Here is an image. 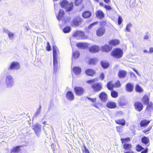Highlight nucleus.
I'll return each mask as SVG.
<instances>
[{
  "mask_svg": "<svg viewBox=\"0 0 153 153\" xmlns=\"http://www.w3.org/2000/svg\"><path fill=\"white\" fill-rule=\"evenodd\" d=\"M111 55L115 59H120L123 56V50L119 48H114L111 52Z\"/></svg>",
  "mask_w": 153,
  "mask_h": 153,
  "instance_id": "1",
  "label": "nucleus"
},
{
  "mask_svg": "<svg viewBox=\"0 0 153 153\" xmlns=\"http://www.w3.org/2000/svg\"><path fill=\"white\" fill-rule=\"evenodd\" d=\"M74 3L71 2L69 3L66 0H63L60 2V5L61 7L65 8L67 12L73 10Z\"/></svg>",
  "mask_w": 153,
  "mask_h": 153,
  "instance_id": "2",
  "label": "nucleus"
},
{
  "mask_svg": "<svg viewBox=\"0 0 153 153\" xmlns=\"http://www.w3.org/2000/svg\"><path fill=\"white\" fill-rule=\"evenodd\" d=\"M73 36L74 37H77L79 39H88V35H85L84 32L81 30H77L74 32Z\"/></svg>",
  "mask_w": 153,
  "mask_h": 153,
  "instance_id": "3",
  "label": "nucleus"
},
{
  "mask_svg": "<svg viewBox=\"0 0 153 153\" xmlns=\"http://www.w3.org/2000/svg\"><path fill=\"white\" fill-rule=\"evenodd\" d=\"M83 22V19L79 16H78L73 19L70 25L71 27H77L81 25Z\"/></svg>",
  "mask_w": 153,
  "mask_h": 153,
  "instance_id": "4",
  "label": "nucleus"
},
{
  "mask_svg": "<svg viewBox=\"0 0 153 153\" xmlns=\"http://www.w3.org/2000/svg\"><path fill=\"white\" fill-rule=\"evenodd\" d=\"M65 14L64 11L63 10L60 9L59 10L58 15L56 16L58 20H62L65 23L70 21L71 19V17H68L67 18H64Z\"/></svg>",
  "mask_w": 153,
  "mask_h": 153,
  "instance_id": "5",
  "label": "nucleus"
},
{
  "mask_svg": "<svg viewBox=\"0 0 153 153\" xmlns=\"http://www.w3.org/2000/svg\"><path fill=\"white\" fill-rule=\"evenodd\" d=\"M91 87L94 92H99L102 89V86L100 83L97 82L92 84Z\"/></svg>",
  "mask_w": 153,
  "mask_h": 153,
  "instance_id": "6",
  "label": "nucleus"
},
{
  "mask_svg": "<svg viewBox=\"0 0 153 153\" xmlns=\"http://www.w3.org/2000/svg\"><path fill=\"white\" fill-rule=\"evenodd\" d=\"M74 90L77 96H82L85 92L84 88L81 87L75 86L74 88Z\"/></svg>",
  "mask_w": 153,
  "mask_h": 153,
  "instance_id": "7",
  "label": "nucleus"
},
{
  "mask_svg": "<svg viewBox=\"0 0 153 153\" xmlns=\"http://www.w3.org/2000/svg\"><path fill=\"white\" fill-rule=\"evenodd\" d=\"M135 109L138 112L141 111L143 108V104L140 101H136L134 104Z\"/></svg>",
  "mask_w": 153,
  "mask_h": 153,
  "instance_id": "8",
  "label": "nucleus"
},
{
  "mask_svg": "<svg viewBox=\"0 0 153 153\" xmlns=\"http://www.w3.org/2000/svg\"><path fill=\"white\" fill-rule=\"evenodd\" d=\"M20 67V65L19 62H13L10 63L8 69L10 70H17L19 69Z\"/></svg>",
  "mask_w": 153,
  "mask_h": 153,
  "instance_id": "9",
  "label": "nucleus"
},
{
  "mask_svg": "<svg viewBox=\"0 0 153 153\" xmlns=\"http://www.w3.org/2000/svg\"><path fill=\"white\" fill-rule=\"evenodd\" d=\"M112 48L108 44H105L100 47V50L102 52L108 53L112 49Z\"/></svg>",
  "mask_w": 153,
  "mask_h": 153,
  "instance_id": "10",
  "label": "nucleus"
},
{
  "mask_svg": "<svg viewBox=\"0 0 153 153\" xmlns=\"http://www.w3.org/2000/svg\"><path fill=\"white\" fill-rule=\"evenodd\" d=\"M13 78L10 75L6 76L5 82L7 87H11L13 85Z\"/></svg>",
  "mask_w": 153,
  "mask_h": 153,
  "instance_id": "11",
  "label": "nucleus"
},
{
  "mask_svg": "<svg viewBox=\"0 0 153 153\" xmlns=\"http://www.w3.org/2000/svg\"><path fill=\"white\" fill-rule=\"evenodd\" d=\"M105 33V29L103 27H99L96 31L97 35L98 37L103 36Z\"/></svg>",
  "mask_w": 153,
  "mask_h": 153,
  "instance_id": "12",
  "label": "nucleus"
},
{
  "mask_svg": "<svg viewBox=\"0 0 153 153\" xmlns=\"http://www.w3.org/2000/svg\"><path fill=\"white\" fill-rule=\"evenodd\" d=\"M100 47L97 45H93L88 48L89 51L91 53H96L98 52L100 50Z\"/></svg>",
  "mask_w": 153,
  "mask_h": 153,
  "instance_id": "13",
  "label": "nucleus"
},
{
  "mask_svg": "<svg viewBox=\"0 0 153 153\" xmlns=\"http://www.w3.org/2000/svg\"><path fill=\"white\" fill-rule=\"evenodd\" d=\"M146 105L145 109V112L148 113L150 114L153 111V103L150 102L148 104Z\"/></svg>",
  "mask_w": 153,
  "mask_h": 153,
  "instance_id": "14",
  "label": "nucleus"
},
{
  "mask_svg": "<svg viewBox=\"0 0 153 153\" xmlns=\"http://www.w3.org/2000/svg\"><path fill=\"white\" fill-rule=\"evenodd\" d=\"M99 97L101 101L103 102H106L108 99V95L104 91L100 93L99 95Z\"/></svg>",
  "mask_w": 153,
  "mask_h": 153,
  "instance_id": "15",
  "label": "nucleus"
},
{
  "mask_svg": "<svg viewBox=\"0 0 153 153\" xmlns=\"http://www.w3.org/2000/svg\"><path fill=\"white\" fill-rule=\"evenodd\" d=\"M85 74L88 76H93L96 74V71L92 69L87 68L85 71Z\"/></svg>",
  "mask_w": 153,
  "mask_h": 153,
  "instance_id": "16",
  "label": "nucleus"
},
{
  "mask_svg": "<svg viewBox=\"0 0 153 153\" xmlns=\"http://www.w3.org/2000/svg\"><path fill=\"white\" fill-rule=\"evenodd\" d=\"M95 14L96 17L98 19H102L105 17L104 13L101 10H97Z\"/></svg>",
  "mask_w": 153,
  "mask_h": 153,
  "instance_id": "17",
  "label": "nucleus"
},
{
  "mask_svg": "<svg viewBox=\"0 0 153 153\" xmlns=\"http://www.w3.org/2000/svg\"><path fill=\"white\" fill-rule=\"evenodd\" d=\"M32 128L35 132L36 134H39L41 131V125L39 124H36L33 126Z\"/></svg>",
  "mask_w": 153,
  "mask_h": 153,
  "instance_id": "18",
  "label": "nucleus"
},
{
  "mask_svg": "<svg viewBox=\"0 0 153 153\" xmlns=\"http://www.w3.org/2000/svg\"><path fill=\"white\" fill-rule=\"evenodd\" d=\"M82 69L80 67L78 66H75L71 70V72H73L76 75L79 74L81 72Z\"/></svg>",
  "mask_w": 153,
  "mask_h": 153,
  "instance_id": "19",
  "label": "nucleus"
},
{
  "mask_svg": "<svg viewBox=\"0 0 153 153\" xmlns=\"http://www.w3.org/2000/svg\"><path fill=\"white\" fill-rule=\"evenodd\" d=\"M120 43V41L117 39L111 40L108 42L109 44L112 46H116L119 45Z\"/></svg>",
  "mask_w": 153,
  "mask_h": 153,
  "instance_id": "20",
  "label": "nucleus"
},
{
  "mask_svg": "<svg viewBox=\"0 0 153 153\" xmlns=\"http://www.w3.org/2000/svg\"><path fill=\"white\" fill-rule=\"evenodd\" d=\"M141 141L142 143L146 146L147 147L150 145V140L149 137L143 136L141 139Z\"/></svg>",
  "mask_w": 153,
  "mask_h": 153,
  "instance_id": "21",
  "label": "nucleus"
},
{
  "mask_svg": "<svg viewBox=\"0 0 153 153\" xmlns=\"http://www.w3.org/2000/svg\"><path fill=\"white\" fill-rule=\"evenodd\" d=\"M141 101L143 103V104L144 105H147L148 104L150 103V99L149 97L147 95H144L142 98Z\"/></svg>",
  "mask_w": 153,
  "mask_h": 153,
  "instance_id": "22",
  "label": "nucleus"
},
{
  "mask_svg": "<svg viewBox=\"0 0 153 153\" xmlns=\"http://www.w3.org/2000/svg\"><path fill=\"white\" fill-rule=\"evenodd\" d=\"M126 91L128 92H132L134 88L133 85L131 83H128L126 85Z\"/></svg>",
  "mask_w": 153,
  "mask_h": 153,
  "instance_id": "23",
  "label": "nucleus"
},
{
  "mask_svg": "<svg viewBox=\"0 0 153 153\" xmlns=\"http://www.w3.org/2000/svg\"><path fill=\"white\" fill-rule=\"evenodd\" d=\"M150 122V120L144 119L140 121V125L141 127H146L148 125Z\"/></svg>",
  "mask_w": 153,
  "mask_h": 153,
  "instance_id": "24",
  "label": "nucleus"
},
{
  "mask_svg": "<svg viewBox=\"0 0 153 153\" xmlns=\"http://www.w3.org/2000/svg\"><path fill=\"white\" fill-rule=\"evenodd\" d=\"M127 72L123 70H120L118 73V76L120 78H123L126 77Z\"/></svg>",
  "mask_w": 153,
  "mask_h": 153,
  "instance_id": "25",
  "label": "nucleus"
},
{
  "mask_svg": "<svg viewBox=\"0 0 153 153\" xmlns=\"http://www.w3.org/2000/svg\"><path fill=\"white\" fill-rule=\"evenodd\" d=\"M106 106L109 108H114L116 107L117 104L113 102L109 101L107 103Z\"/></svg>",
  "mask_w": 153,
  "mask_h": 153,
  "instance_id": "26",
  "label": "nucleus"
},
{
  "mask_svg": "<svg viewBox=\"0 0 153 153\" xmlns=\"http://www.w3.org/2000/svg\"><path fill=\"white\" fill-rule=\"evenodd\" d=\"M67 98L70 100H72L74 99V94L71 91H68L66 94Z\"/></svg>",
  "mask_w": 153,
  "mask_h": 153,
  "instance_id": "27",
  "label": "nucleus"
},
{
  "mask_svg": "<svg viewBox=\"0 0 153 153\" xmlns=\"http://www.w3.org/2000/svg\"><path fill=\"white\" fill-rule=\"evenodd\" d=\"M100 64L102 67L104 69L108 68L110 65L109 62L106 60L101 61L100 62Z\"/></svg>",
  "mask_w": 153,
  "mask_h": 153,
  "instance_id": "28",
  "label": "nucleus"
},
{
  "mask_svg": "<svg viewBox=\"0 0 153 153\" xmlns=\"http://www.w3.org/2000/svg\"><path fill=\"white\" fill-rule=\"evenodd\" d=\"M53 57H57L58 54L59 53V51L58 49L56 46H53Z\"/></svg>",
  "mask_w": 153,
  "mask_h": 153,
  "instance_id": "29",
  "label": "nucleus"
},
{
  "mask_svg": "<svg viewBox=\"0 0 153 153\" xmlns=\"http://www.w3.org/2000/svg\"><path fill=\"white\" fill-rule=\"evenodd\" d=\"M92 15L91 12L88 10L84 11L82 13V16L85 19H87L90 17Z\"/></svg>",
  "mask_w": 153,
  "mask_h": 153,
  "instance_id": "30",
  "label": "nucleus"
},
{
  "mask_svg": "<svg viewBox=\"0 0 153 153\" xmlns=\"http://www.w3.org/2000/svg\"><path fill=\"white\" fill-rule=\"evenodd\" d=\"M114 86V84L112 81H109L106 84V86L108 89L110 91L113 90Z\"/></svg>",
  "mask_w": 153,
  "mask_h": 153,
  "instance_id": "31",
  "label": "nucleus"
},
{
  "mask_svg": "<svg viewBox=\"0 0 153 153\" xmlns=\"http://www.w3.org/2000/svg\"><path fill=\"white\" fill-rule=\"evenodd\" d=\"M123 148L126 151H130L132 148V146L130 143H125L123 145Z\"/></svg>",
  "mask_w": 153,
  "mask_h": 153,
  "instance_id": "32",
  "label": "nucleus"
},
{
  "mask_svg": "<svg viewBox=\"0 0 153 153\" xmlns=\"http://www.w3.org/2000/svg\"><path fill=\"white\" fill-rule=\"evenodd\" d=\"M115 123L118 125L124 126L126 124V121L124 119H118L115 120Z\"/></svg>",
  "mask_w": 153,
  "mask_h": 153,
  "instance_id": "33",
  "label": "nucleus"
},
{
  "mask_svg": "<svg viewBox=\"0 0 153 153\" xmlns=\"http://www.w3.org/2000/svg\"><path fill=\"white\" fill-rule=\"evenodd\" d=\"M22 147L21 146H17L13 148L10 151V153H18L20 150V148Z\"/></svg>",
  "mask_w": 153,
  "mask_h": 153,
  "instance_id": "34",
  "label": "nucleus"
},
{
  "mask_svg": "<svg viewBox=\"0 0 153 153\" xmlns=\"http://www.w3.org/2000/svg\"><path fill=\"white\" fill-rule=\"evenodd\" d=\"M97 62V59L96 58H93L90 59L88 62V64L89 65H94L96 64Z\"/></svg>",
  "mask_w": 153,
  "mask_h": 153,
  "instance_id": "35",
  "label": "nucleus"
},
{
  "mask_svg": "<svg viewBox=\"0 0 153 153\" xmlns=\"http://www.w3.org/2000/svg\"><path fill=\"white\" fill-rule=\"evenodd\" d=\"M135 91L136 92L139 93H141L143 91V89L138 84H137L136 85Z\"/></svg>",
  "mask_w": 153,
  "mask_h": 153,
  "instance_id": "36",
  "label": "nucleus"
},
{
  "mask_svg": "<svg viewBox=\"0 0 153 153\" xmlns=\"http://www.w3.org/2000/svg\"><path fill=\"white\" fill-rule=\"evenodd\" d=\"M111 95L113 98H116L118 96V93L116 91L113 90L111 92Z\"/></svg>",
  "mask_w": 153,
  "mask_h": 153,
  "instance_id": "37",
  "label": "nucleus"
},
{
  "mask_svg": "<svg viewBox=\"0 0 153 153\" xmlns=\"http://www.w3.org/2000/svg\"><path fill=\"white\" fill-rule=\"evenodd\" d=\"M80 56L79 52L78 51L73 52L72 54V58L74 59L78 58Z\"/></svg>",
  "mask_w": 153,
  "mask_h": 153,
  "instance_id": "38",
  "label": "nucleus"
},
{
  "mask_svg": "<svg viewBox=\"0 0 153 153\" xmlns=\"http://www.w3.org/2000/svg\"><path fill=\"white\" fill-rule=\"evenodd\" d=\"M57 57H53V63L54 71H56V67L57 65Z\"/></svg>",
  "mask_w": 153,
  "mask_h": 153,
  "instance_id": "39",
  "label": "nucleus"
},
{
  "mask_svg": "<svg viewBox=\"0 0 153 153\" xmlns=\"http://www.w3.org/2000/svg\"><path fill=\"white\" fill-rule=\"evenodd\" d=\"M122 144L126 143L129 142L131 140L130 137H128L126 138H121L120 139Z\"/></svg>",
  "mask_w": 153,
  "mask_h": 153,
  "instance_id": "40",
  "label": "nucleus"
},
{
  "mask_svg": "<svg viewBox=\"0 0 153 153\" xmlns=\"http://www.w3.org/2000/svg\"><path fill=\"white\" fill-rule=\"evenodd\" d=\"M118 104L119 106L121 107H123L126 105V102H125L124 100L123 99H120L118 101Z\"/></svg>",
  "mask_w": 153,
  "mask_h": 153,
  "instance_id": "41",
  "label": "nucleus"
},
{
  "mask_svg": "<svg viewBox=\"0 0 153 153\" xmlns=\"http://www.w3.org/2000/svg\"><path fill=\"white\" fill-rule=\"evenodd\" d=\"M114 88H119L121 86V84L120 81L117 80L114 83Z\"/></svg>",
  "mask_w": 153,
  "mask_h": 153,
  "instance_id": "42",
  "label": "nucleus"
},
{
  "mask_svg": "<svg viewBox=\"0 0 153 153\" xmlns=\"http://www.w3.org/2000/svg\"><path fill=\"white\" fill-rule=\"evenodd\" d=\"M143 149V148L139 144H138L136 146V150L137 152H140Z\"/></svg>",
  "mask_w": 153,
  "mask_h": 153,
  "instance_id": "43",
  "label": "nucleus"
},
{
  "mask_svg": "<svg viewBox=\"0 0 153 153\" xmlns=\"http://www.w3.org/2000/svg\"><path fill=\"white\" fill-rule=\"evenodd\" d=\"M71 30V28L70 26H66L63 29V31L65 33L69 32Z\"/></svg>",
  "mask_w": 153,
  "mask_h": 153,
  "instance_id": "44",
  "label": "nucleus"
},
{
  "mask_svg": "<svg viewBox=\"0 0 153 153\" xmlns=\"http://www.w3.org/2000/svg\"><path fill=\"white\" fill-rule=\"evenodd\" d=\"M152 128V126H149L147 129L143 130L142 131V132L145 134H148L149 133L148 132L151 130Z\"/></svg>",
  "mask_w": 153,
  "mask_h": 153,
  "instance_id": "45",
  "label": "nucleus"
},
{
  "mask_svg": "<svg viewBox=\"0 0 153 153\" xmlns=\"http://www.w3.org/2000/svg\"><path fill=\"white\" fill-rule=\"evenodd\" d=\"M98 79L97 78H94L92 79L86 81V82L89 84H91L94 83L96 81H97Z\"/></svg>",
  "mask_w": 153,
  "mask_h": 153,
  "instance_id": "46",
  "label": "nucleus"
},
{
  "mask_svg": "<svg viewBox=\"0 0 153 153\" xmlns=\"http://www.w3.org/2000/svg\"><path fill=\"white\" fill-rule=\"evenodd\" d=\"M83 0H75L74 4L76 6H77L80 5Z\"/></svg>",
  "mask_w": 153,
  "mask_h": 153,
  "instance_id": "47",
  "label": "nucleus"
},
{
  "mask_svg": "<svg viewBox=\"0 0 153 153\" xmlns=\"http://www.w3.org/2000/svg\"><path fill=\"white\" fill-rule=\"evenodd\" d=\"M76 45L78 48H82L85 47V44L83 43L79 42L76 44Z\"/></svg>",
  "mask_w": 153,
  "mask_h": 153,
  "instance_id": "48",
  "label": "nucleus"
},
{
  "mask_svg": "<svg viewBox=\"0 0 153 153\" xmlns=\"http://www.w3.org/2000/svg\"><path fill=\"white\" fill-rule=\"evenodd\" d=\"M104 7L106 11L110 10H111V7L110 5H105L104 6Z\"/></svg>",
  "mask_w": 153,
  "mask_h": 153,
  "instance_id": "49",
  "label": "nucleus"
},
{
  "mask_svg": "<svg viewBox=\"0 0 153 153\" xmlns=\"http://www.w3.org/2000/svg\"><path fill=\"white\" fill-rule=\"evenodd\" d=\"M100 25L102 26H104L107 24V22L106 20H102L100 22Z\"/></svg>",
  "mask_w": 153,
  "mask_h": 153,
  "instance_id": "50",
  "label": "nucleus"
},
{
  "mask_svg": "<svg viewBox=\"0 0 153 153\" xmlns=\"http://www.w3.org/2000/svg\"><path fill=\"white\" fill-rule=\"evenodd\" d=\"M117 22L119 25H120L122 22V19L120 16H118Z\"/></svg>",
  "mask_w": 153,
  "mask_h": 153,
  "instance_id": "51",
  "label": "nucleus"
},
{
  "mask_svg": "<svg viewBox=\"0 0 153 153\" xmlns=\"http://www.w3.org/2000/svg\"><path fill=\"white\" fill-rule=\"evenodd\" d=\"M46 50L48 51H49L51 50V47L48 42L47 43V45L46 47Z\"/></svg>",
  "mask_w": 153,
  "mask_h": 153,
  "instance_id": "52",
  "label": "nucleus"
},
{
  "mask_svg": "<svg viewBox=\"0 0 153 153\" xmlns=\"http://www.w3.org/2000/svg\"><path fill=\"white\" fill-rule=\"evenodd\" d=\"M117 132L119 133H120L121 132L122 127L120 126H117L116 127Z\"/></svg>",
  "mask_w": 153,
  "mask_h": 153,
  "instance_id": "53",
  "label": "nucleus"
},
{
  "mask_svg": "<svg viewBox=\"0 0 153 153\" xmlns=\"http://www.w3.org/2000/svg\"><path fill=\"white\" fill-rule=\"evenodd\" d=\"M131 26V25L130 24H128L126 26V30H127V31L128 32L130 31V27Z\"/></svg>",
  "mask_w": 153,
  "mask_h": 153,
  "instance_id": "54",
  "label": "nucleus"
},
{
  "mask_svg": "<svg viewBox=\"0 0 153 153\" xmlns=\"http://www.w3.org/2000/svg\"><path fill=\"white\" fill-rule=\"evenodd\" d=\"M84 150H83L82 151L83 152H84L85 153H90L88 149L85 145H84Z\"/></svg>",
  "mask_w": 153,
  "mask_h": 153,
  "instance_id": "55",
  "label": "nucleus"
},
{
  "mask_svg": "<svg viewBox=\"0 0 153 153\" xmlns=\"http://www.w3.org/2000/svg\"><path fill=\"white\" fill-rule=\"evenodd\" d=\"M8 34L9 37L11 39V38H13V36H14V34L13 33H12L11 32H9L8 33Z\"/></svg>",
  "mask_w": 153,
  "mask_h": 153,
  "instance_id": "56",
  "label": "nucleus"
},
{
  "mask_svg": "<svg viewBox=\"0 0 153 153\" xmlns=\"http://www.w3.org/2000/svg\"><path fill=\"white\" fill-rule=\"evenodd\" d=\"M98 22H93V23L91 24L88 26V27L89 28H90L92 27V26L94 25H96L97 24H98Z\"/></svg>",
  "mask_w": 153,
  "mask_h": 153,
  "instance_id": "57",
  "label": "nucleus"
},
{
  "mask_svg": "<svg viewBox=\"0 0 153 153\" xmlns=\"http://www.w3.org/2000/svg\"><path fill=\"white\" fill-rule=\"evenodd\" d=\"M105 76L104 74L103 73H101L100 76V77L102 80L104 79V78Z\"/></svg>",
  "mask_w": 153,
  "mask_h": 153,
  "instance_id": "58",
  "label": "nucleus"
},
{
  "mask_svg": "<svg viewBox=\"0 0 153 153\" xmlns=\"http://www.w3.org/2000/svg\"><path fill=\"white\" fill-rule=\"evenodd\" d=\"M88 99L89 100L92 102H95L96 101L97 99L96 98H89Z\"/></svg>",
  "mask_w": 153,
  "mask_h": 153,
  "instance_id": "59",
  "label": "nucleus"
},
{
  "mask_svg": "<svg viewBox=\"0 0 153 153\" xmlns=\"http://www.w3.org/2000/svg\"><path fill=\"white\" fill-rule=\"evenodd\" d=\"M148 149L147 148L145 149L144 150L141 152V153H147Z\"/></svg>",
  "mask_w": 153,
  "mask_h": 153,
  "instance_id": "60",
  "label": "nucleus"
},
{
  "mask_svg": "<svg viewBox=\"0 0 153 153\" xmlns=\"http://www.w3.org/2000/svg\"><path fill=\"white\" fill-rule=\"evenodd\" d=\"M107 4H108L111 1L110 0H103Z\"/></svg>",
  "mask_w": 153,
  "mask_h": 153,
  "instance_id": "61",
  "label": "nucleus"
},
{
  "mask_svg": "<svg viewBox=\"0 0 153 153\" xmlns=\"http://www.w3.org/2000/svg\"><path fill=\"white\" fill-rule=\"evenodd\" d=\"M149 52L150 53H152V52H153V48H150L149 49Z\"/></svg>",
  "mask_w": 153,
  "mask_h": 153,
  "instance_id": "62",
  "label": "nucleus"
},
{
  "mask_svg": "<svg viewBox=\"0 0 153 153\" xmlns=\"http://www.w3.org/2000/svg\"><path fill=\"white\" fill-rule=\"evenodd\" d=\"M148 38H149V36L147 35H145L144 37V39H148Z\"/></svg>",
  "mask_w": 153,
  "mask_h": 153,
  "instance_id": "63",
  "label": "nucleus"
},
{
  "mask_svg": "<svg viewBox=\"0 0 153 153\" xmlns=\"http://www.w3.org/2000/svg\"><path fill=\"white\" fill-rule=\"evenodd\" d=\"M124 153H134V152L133 151H127L124 152Z\"/></svg>",
  "mask_w": 153,
  "mask_h": 153,
  "instance_id": "64",
  "label": "nucleus"
}]
</instances>
